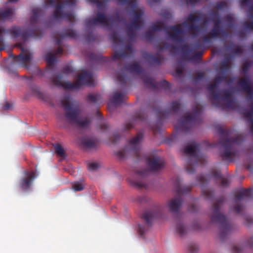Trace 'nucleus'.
Instances as JSON below:
<instances>
[{
    "label": "nucleus",
    "instance_id": "obj_15",
    "mask_svg": "<svg viewBox=\"0 0 253 253\" xmlns=\"http://www.w3.org/2000/svg\"><path fill=\"white\" fill-rule=\"evenodd\" d=\"M98 167V165L95 163H93L89 165V168L91 169H95Z\"/></svg>",
    "mask_w": 253,
    "mask_h": 253
},
{
    "label": "nucleus",
    "instance_id": "obj_8",
    "mask_svg": "<svg viewBox=\"0 0 253 253\" xmlns=\"http://www.w3.org/2000/svg\"><path fill=\"white\" fill-rule=\"evenodd\" d=\"M59 84H60L65 88L68 89H74L79 86V85L77 84H72L68 82H60Z\"/></svg>",
    "mask_w": 253,
    "mask_h": 253
},
{
    "label": "nucleus",
    "instance_id": "obj_11",
    "mask_svg": "<svg viewBox=\"0 0 253 253\" xmlns=\"http://www.w3.org/2000/svg\"><path fill=\"white\" fill-rule=\"evenodd\" d=\"M122 94L117 93L114 96L113 101L114 103H118L122 99Z\"/></svg>",
    "mask_w": 253,
    "mask_h": 253
},
{
    "label": "nucleus",
    "instance_id": "obj_7",
    "mask_svg": "<svg viewBox=\"0 0 253 253\" xmlns=\"http://www.w3.org/2000/svg\"><path fill=\"white\" fill-rule=\"evenodd\" d=\"M12 14V11L10 9L0 10V19L7 18L10 16Z\"/></svg>",
    "mask_w": 253,
    "mask_h": 253
},
{
    "label": "nucleus",
    "instance_id": "obj_3",
    "mask_svg": "<svg viewBox=\"0 0 253 253\" xmlns=\"http://www.w3.org/2000/svg\"><path fill=\"white\" fill-rule=\"evenodd\" d=\"M18 58L21 61L28 62L30 61L31 59V56L27 50L22 49V52L18 56Z\"/></svg>",
    "mask_w": 253,
    "mask_h": 253
},
{
    "label": "nucleus",
    "instance_id": "obj_4",
    "mask_svg": "<svg viewBox=\"0 0 253 253\" xmlns=\"http://www.w3.org/2000/svg\"><path fill=\"white\" fill-rule=\"evenodd\" d=\"M180 204L181 202L179 199H174L169 202V207L172 211H175L179 207Z\"/></svg>",
    "mask_w": 253,
    "mask_h": 253
},
{
    "label": "nucleus",
    "instance_id": "obj_14",
    "mask_svg": "<svg viewBox=\"0 0 253 253\" xmlns=\"http://www.w3.org/2000/svg\"><path fill=\"white\" fill-rule=\"evenodd\" d=\"M83 188V187L82 185H81V184H79V183L76 184L74 186V189L75 190H82Z\"/></svg>",
    "mask_w": 253,
    "mask_h": 253
},
{
    "label": "nucleus",
    "instance_id": "obj_1",
    "mask_svg": "<svg viewBox=\"0 0 253 253\" xmlns=\"http://www.w3.org/2000/svg\"><path fill=\"white\" fill-rule=\"evenodd\" d=\"M63 105L65 109L66 115L71 121L77 122L81 126H85L89 123V121L78 116L76 112L71 108L70 102L68 100L63 101Z\"/></svg>",
    "mask_w": 253,
    "mask_h": 253
},
{
    "label": "nucleus",
    "instance_id": "obj_10",
    "mask_svg": "<svg viewBox=\"0 0 253 253\" xmlns=\"http://www.w3.org/2000/svg\"><path fill=\"white\" fill-rule=\"evenodd\" d=\"M196 146L194 144H190L187 145L185 148V152L187 153H193L196 149Z\"/></svg>",
    "mask_w": 253,
    "mask_h": 253
},
{
    "label": "nucleus",
    "instance_id": "obj_12",
    "mask_svg": "<svg viewBox=\"0 0 253 253\" xmlns=\"http://www.w3.org/2000/svg\"><path fill=\"white\" fill-rule=\"evenodd\" d=\"M46 60L48 63L51 64L53 61V55L51 53L48 54L46 56Z\"/></svg>",
    "mask_w": 253,
    "mask_h": 253
},
{
    "label": "nucleus",
    "instance_id": "obj_16",
    "mask_svg": "<svg viewBox=\"0 0 253 253\" xmlns=\"http://www.w3.org/2000/svg\"><path fill=\"white\" fill-rule=\"evenodd\" d=\"M138 140V138L137 137H135V138H133L131 140V142H132V143H136Z\"/></svg>",
    "mask_w": 253,
    "mask_h": 253
},
{
    "label": "nucleus",
    "instance_id": "obj_13",
    "mask_svg": "<svg viewBox=\"0 0 253 253\" xmlns=\"http://www.w3.org/2000/svg\"><path fill=\"white\" fill-rule=\"evenodd\" d=\"M88 78V76L86 74H83L82 75H81L79 76V82H82L83 83H84V80L86 78Z\"/></svg>",
    "mask_w": 253,
    "mask_h": 253
},
{
    "label": "nucleus",
    "instance_id": "obj_2",
    "mask_svg": "<svg viewBox=\"0 0 253 253\" xmlns=\"http://www.w3.org/2000/svg\"><path fill=\"white\" fill-rule=\"evenodd\" d=\"M148 166L152 170L156 171L164 167V163L158 157H152L148 160Z\"/></svg>",
    "mask_w": 253,
    "mask_h": 253
},
{
    "label": "nucleus",
    "instance_id": "obj_5",
    "mask_svg": "<svg viewBox=\"0 0 253 253\" xmlns=\"http://www.w3.org/2000/svg\"><path fill=\"white\" fill-rule=\"evenodd\" d=\"M81 143L86 147H91L95 145V142L89 138H82Z\"/></svg>",
    "mask_w": 253,
    "mask_h": 253
},
{
    "label": "nucleus",
    "instance_id": "obj_6",
    "mask_svg": "<svg viewBox=\"0 0 253 253\" xmlns=\"http://www.w3.org/2000/svg\"><path fill=\"white\" fill-rule=\"evenodd\" d=\"M56 153L62 157L65 156V151L63 147L60 144H56L55 146Z\"/></svg>",
    "mask_w": 253,
    "mask_h": 253
},
{
    "label": "nucleus",
    "instance_id": "obj_9",
    "mask_svg": "<svg viewBox=\"0 0 253 253\" xmlns=\"http://www.w3.org/2000/svg\"><path fill=\"white\" fill-rule=\"evenodd\" d=\"M153 217V214L151 211H145L143 214V218L147 222H150Z\"/></svg>",
    "mask_w": 253,
    "mask_h": 253
}]
</instances>
